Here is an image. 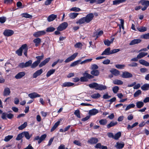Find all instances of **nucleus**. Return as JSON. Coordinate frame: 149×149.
Listing matches in <instances>:
<instances>
[{
    "instance_id": "1",
    "label": "nucleus",
    "mask_w": 149,
    "mask_h": 149,
    "mask_svg": "<svg viewBox=\"0 0 149 149\" xmlns=\"http://www.w3.org/2000/svg\"><path fill=\"white\" fill-rule=\"evenodd\" d=\"M28 49L27 47L26 44H24L22 45L19 49L16 51V53L18 56H21L23 51L24 55L26 56H27Z\"/></svg>"
},
{
    "instance_id": "2",
    "label": "nucleus",
    "mask_w": 149,
    "mask_h": 149,
    "mask_svg": "<svg viewBox=\"0 0 149 149\" xmlns=\"http://www.w3.org/2000/svg\"><path fill=\"white\" fill-rule=\"evenodd\" d=\"M84 77H81L80 78L81 81H88L87 78L88 79H91L93 78V77L90 74L85 72L84 74Z\"/></svg>"
},
{
    "instance_id": "3",
    "label": "nucleus",
    "mask_w": 149,
    "mask_h": 149,
    "mask_svg": "<svg viewBox=\"0 0 149 149\" xmlns=\"http://www.w3.org/2000/svg\"><path fill=\"white\" fill-rule=\"evenodd\" d=\"M13 115L12 114L9 113H7L4 112L2 113L1 118L3 119L6 120V117L9 119H11L13 117Z\"/></svg>"
},
{
    "instance_id": "4",
    "label": "nucleus",
    "mask_w": 149,
    "mask_h": 149,
    "mask_svg": "<svg viewBox=\"0 0 149 149\" xmlns=\"http://www.w3.org/2000/svg\"><path fill=\"white\" fill-rule=\"evenodd\" d=\"M68 24L66 22H64L61 24L58 27L57 30L62 31L65 29L68 26Z\"/></svg>"
},
{
    "instance_id": "5",
    "label": "nucleus",
    "mask_w": 149,
    "mask_h": 149,
    "mask_svg": "<svg viewBox=\"0 0 149 149\" xmlns=\"http://www.w3.org/2000/svg\"><path fill=\"white\" fill-rule=\"evenodd\" d=\"M94 17L93 13H90L88 14L85 17H84L86 20V22L88 23L91 21Z\"/></svg>"
},
{
    "instance_id": "6",
    "label": "nucleus",
    "mask_w": 149,
    "mask_h": 149,
    "mask_svg": "<svg viewBox=\"0 0 149 149\" xmlns=\"http://www.w3.org/2000/svg\"><path fill=\"white\" fill-rule=\"evenodd\" d=\"M46 33V32L45 31H39L35 32L33 34V36L36 37H38L45 35Z\"/></svg>"
},
{
    "instance_id": "7",
    "label": "nucleus",
    "mask_w": 149,
    "mask_h": 149,
    "mask_svg": "<svg viewBox=\"0 0 149 149\" xmlns=\"http://www.w3.org/2000/svg\"><path fill=\"white\" fill-rule=\"evenodd\" d=\"M121 76L123 78H128L132 77V75L129 72H125L123 73Z\"/></svg>"
},
{
    "instance_id": "8",
    "label": "nucleus",
    "mask_w": 149,
    "mask_h": 149,
    "mask_svg": "<svg viewBox=\"0 0 149 149\" xmlns=\"http://www.w3.org/2000/svg\"><path fill=\"white\" fill-rule=\"evenodd\" d=\"M14 33V31L11 30L6 29L3 32V34L6 36H9Z\"/></svg>"
},
{
    "instance_id": "9",
    "label": "nucleus",
    "mask_w": 149,
    "mask_h": 149,
    "mask_svg": "<svg viewBox=\"0 0 149 149\" xmlns=\"http://www.w3.org/2000/svg\"><path fill=\"white\" fill-rule=\"evenodd\" d=\"M98 141L97 138H91L88 141V142L91 144H94L97 143Z\"/></svg>"
},
{
    "instance_id": "10",
    "label": "nucleus",
    "mask_w": 149,
    "mask_h": 149,
    "mask_svg": "<svg viewBox=\"0 0 149 149\" xmlns=\"http://www.w3.org/2000/svg\"><path fill=\"white\" fill-rule=\"evenodd\" d=\"M43 72V70L42 69H41L39 70H37L35 72L33 75V78H36L37 76L40 75Z\"/></svg>"
},
{
    "instance_id": "11",
    "label": "nucleus",
    "mask_w": 149,
    "mask_h": 149,
    "mask_svg": "<svg viewBox=\"0 0 149 149\" xmlns=\"http://www.w3.org/2000/svg\"><path fill=\"white\" fill-rule=\"evenodd\" d=\"M110 54H111V51L110 50V47H108L105 49L101 54L102 55H108Z\"/></svg>"
},
{
    "instance_id": "12",
    "label": "nucleus",
    "mask_w": 149,
    "mask_h": 149,
    "mask_svg": "<svg viewBox=\"0 0 149 149\" xmlns=\"http://www.w3.org/2000/svg\"><path fill=\"white\" fill-rule=\"evenodd\" d=\"M31 98L33 99L37 97H40V95L36 92L30 93L28 95Z\"/></svg>"
},
{
    "instance_id": "13",
    "label": "nucleus",
    "mask_w": 149,
    "mask_h": 149,
    "mask_svg": "<svg viewBox=\"0 0 149 149\" xmlns=\"http://www.w3.org/2000/svg\"><path fill=\"white\" fill-rule=\"evenodd\" d=\"M141 42L140 39H135L131 41L130 43V45H132L136 44H138Z\"/></svg>"
},
{
    "instance_id": "14",
    "label": "nucleus",
    "mask_w": 149,
    "mask_h": 149,
    "mask_svg": "<svg viewBox=\"0 0 149 149\" xmlns=\"http://www.w3.org/2000/svg\"><path fill=\"white\" fill-rule=\"evenodd\" d=\"M25 74L24 72H21L18 73L15 76V78L16 79H19L24 77Z\"/></svg>"
},
{
    "instance_id": "15",
    "label": "nucleus",
    "mask_w": 149,
    "mask_h": 149,
    "mask_svg": "<svg viewBox=\"0 0 149 149\" xmlns=\"http://www.w3.org/2000/svg\"><path fill=\"white\" fill-rule=\"evenodd\" d=\"M98 112V110L96 109H93L89 111V116H93L96 115Z\"/></svg>"
},
{
    "instance_id": "16",
    "label": "nucleus",
    "mask_w": 149,
    "mask_h": 149,
    "mask_svg": "<svg viewBox=\"0 0 149 149\" xmlns=\"http://www.w3.org/2000/svg\"><path fill=\"white\" fill-rule=\"evenodd\" d=\"M56 15L54 14H52L48 17L47 19L48 22H50L54 20L56 18Z\"/></svg>"
},
{
    "instance_id": "17",
    "label": "nucleus",
    "mask_w": 149,
    "mask_h": 149,
    "mask_svg": "<svg viewBox=\"0 0 149 149\" xmlns=\"http://www.w3.org/2000/svg\"><path fill=\"white\" fill-rule=\"evenodd\" d=\"M110 72L111 73L116 76H117L120 74V72L115 69H113L111 70Z\"/></svg>"
},
{
    "instance_id": "18",
    "label": "nucleus",
    "mask_w": 149,
    "mask_h": 149,
    "mask_svg": "<svg viewBox=\"0 0 149 149\" xmlns=\"http://www.w3.org/2000/svg\"><path fill=\"white\" fill-rule=\"evenodd\" d=\"M140 63L143 65L146 66H149V63L143 59H141L139 61Z\"/></svg>"
},
{
    "instance_id": "19",
    "label": "nucleus",
    "mask_w": 149,
    "mask_h": 149,
    "mask_svg": "<svg viewBox=\"0 0 149 149\" xmlns=\"http://www.w3.org/2000/svg\"><path fill=\"white\" fill-rule=\"evenodd\" d=\"M74 83L70 82H67L64 83L62 85V87H70L73 86Z\"/></svg>"
},
{
    "instance_id": "20",
    "label": "nucleus",
    "mask_w": 149,
    "mask_h": 149,
    "mask_svg": "<svg viewBox=\"0 0 149 149\" xmlns=\"http://www.w3.org/2000/svg\"><path fill=\"white\" fill-rule=\"evenodd\" d=\"M148 54V53L144 52H141L140 53L137 55V57L139 59L141 58L146 56Z\"/></svg>"
},
{
    "instance_id": "21",
    "label": "nucleus",
    "mask_w": 149,
    "mask_h": 149,
    "mask_svg": "<svg viewBox=\"0 0 149 149\" xmlns=\"http://www.w3.org/2000/svg\"><path fill=\"white\" fill-rule=\"evenodd\" d=\"M10 93V89L8 88H6L4 89L3 92V95L5 96L8 95Z\"/></svg>"
},
{
    "instance_id": "22",
    "label": "nucleus",
    "mask_w": 149,
    "mask_h": 149,
    "mask_svg": "<svg viewBox=\"0 0 149 149\" xmlns=\"http://www.w3.org/2000/svg\"><path fill=\"white\" fill-rule=\"evenodd\" d=\"M117 122H114L113 121H111L109 124L107 125V127L108 129L110 128V127H113L117 124Z\"/></svg>"
},
{
    "instance_id": "23",
    "label": "nucleus",
    "mask_w": 149,
    "mask_h": 149,
    "mask_svg": "<svg viewBox=\"0 0 149 149\" xmlns=\"http://www.w3.org/2000/svg\"><path fill=\"white\" fill-rule=\"evenodd\" d=\"M107 88V87L105 86H104L102 84H98L97 90L100 91L104 90Z\"/></svg>"
},
{
    "instance_id": "24",
    "label": "nucleus",
    "mask_w": 149,
    "mask_h": 149,
    "mask_svg": "<svg viewBox=\"0 0 149 149\" xmlns=\"http://www.w3.org/2000/svg\"><path fill=\"white\" fill-rule=\"evenodd\" d=\"M98 84L96 83H93L90 84L88 86L91 88H94L96 90H97Z\"/></svg>"
},
{
    "instance_id": "25",
    "label": "nucleus",
    "mask_w": 149,
    "mask_h": 149,
    "mask_svg": "<svg viewBox=\"0 0 149 149\" xmlns=\"http://www.w3.org/2000/svg\"><path fill=\"white\" fill-rule=\"evenodd\" d=\"M99 73V72L97 70H93L91 72V74L94 76H98Z\"/></svg>"
},
{
    "instance_id": "26",
    "label": "nucleus",
    "mask_w": 149,
    "mask_h": 149,
    "mask_svg": "<svg viewBox=\"0 0 149 149\" xmlns=\"http://www.w3.org/2000/svg\"><path fill=\"white\" fill-rule=\"evenodd\" d=\"M22 134H23V135L27 139H29L31 136V135H30L29 132H23Z\"/></svg>"
},
{
    "instance_id": "27",
    "label": "nucleus",
    "mask_w": 149,
    "mask_h": 149,
    "mask_svg": "<svg viewBox=\"0 0 149 149\" xmlns=\"http://www.w3.org/2000/svg\"><path fill=\"white\" fill-rule=\"evenodd\" d=\"M141 88L143 91L147 90L149 89V84H145L141 87Z\"/></svg>"
},
{
    "instance_id": "28",
    "label": "nucleus",
    "mask_w": 149,
    "mask_h": 149,
    "mask_svg": "<svg viewBox=\"0 0 149 149\" xmlns=\"http://www.w3.org/2000/svg\"><path fill=\"white\" fill-rule=\"evenodd\" d=\"M47 137V135L46 134H44L42 135L40 137V139L38 141V143H40L43 141Z\"/></svg>"
},
{
    "instance_id": "29",
    "label": "nucleus",
    "mask_w": 149,
    "mask_h": 149,
    "mask_svg": "<svg viewBox=\"0 0 149 149\" xmlns=\"http://www.w3.org/2000/svg\"><path fill=\"white\" fill-rule=\"evenodd\" d=\"M74 58V54H73L72 56H70L67 59H66L65 62V63L68 62L72 60H73Z\"/></svg>"
},
{
    "instance_id": "30",
    "label": "nucleus",
    "mask_w": 149,
    "mask_h": 149,
    "mask_svg": "<svg viewBox=\"0 0 149 149\" xmlns=\"http://www.w3.org/2000/svg\"><path fill=\"white\" fill-rule=\"evenodd\" d=\"M85 22H86V20L84 17L80 19L78 21H77L76 23L79 24H81Z\"/></svg>"
},
{
    "instance_id": "31",
    "label": "nucleus",
    "mask_w": 149,
    "mask_h": 149,
    "mask_svg": "<svg viewBox=\"0 0 149 149\" xmlns=\"http://www.w3.org/2000/svg\"><path fill=\"white\" fill-rule=\"evenodd\" d=\"M126 0H116L113 1V4L114 5H116L119 4L120 3L124 2Z\"/></svg>"
},
{
    "instance_id": "32",
    "label": "nucleus",
    "mask_w": 149,
    "mask_h": 149,
    "mask_svg": "<svg viewBox=\"0 0 149 149\" xmlns=\"http://www.w3.org/2000/svg\"><path fill=\"white\" fill-rule=\"evenodd\" d=\"M113 83L116 85H122L123 84V82L121 80L118 79L113 80Z\"/></svg>"
},
{
    "instance_id": "33",
    "label": "nucleus",
    "mask_w": 149,
    "mask_h": 149,
    "mask_svg": "<svg viewBox=\"0 0 149 149\" xmlns=\"http://www.w3.org/2000/svg\"><path fill=\"white\" fill-rule=\"evenodd\" d=\"M60 123V121H58L56 122V123H55L54 125L51 129V131L52 132L54 131L58 126L59 125Z\"/></svg>"
},
{
    "instance_id": "34",
    "label": "nucleus",
    "mask_w": 149,
    "mask_h": 149,
    "mask_svg": "<svg viewBox=\"0 0 149 149\" xmlns=\"http://www.w3.org/2000/svg\"><path fill=\"white\" fill-rule=\"evenodd\" d=\"M144 104L143 102L141 101H139L136 103V106L138 108H140L142 107Z\"/></svg>"
},
{
    "instance_id": "35",
    "label": "nucleus",
    "mask_w": 149,
    "mask_h": 149,
    "mask_svg": "<svg viewBox=\"0 0 149 149\" xmlns=\"http://www.w3.org/2000/svg\"><path fill=\"white\" fill-rule=\"evenodd\" d=\"M33 42L35 43L36 46L37 47L38 46V44L41 42V40L40 38H38L34 39Z\"/></svg>"
},
{
    "instance_id": "36",
    "label": "nucleus",
    "mask_w": 149,
    "mask_h": 149,
    "mask_svg": "<svg viewBox=\"0 0 149 149\" xmlns=\"http://www.w3.org/2000/svg\"><path fill=\"white\" fill-rule=\"evenodd\" d=\"M22 17H24L26 18H29L31 19L32 17V15H30L27 13H23L21 15Z\"/></svg>"
},
{
    "instance_id": "37",
    "label": "nucleus",
    "mask_w": 149,
    "mask_h": 149,
    "mask_svg": "<svg viewBox=\"0 0 149 149\" xmlns=\"http://www.w3.org/2000/svg\"><path fill=\"white\" fill-rule=\"evenodd\" d=\"M39 63V61H36L31 64V68H35L38 65Z\"/></svg>"
},
{
    "instance_id": "38",
    "label": "nucleus",
    "mask_w": 149,
    "mask_h": 149,
    "mask_svg": "<svg viewBox=\"0 0 149 149\" xmlns=\"http://www.w3.org/2000/svg\"><path fill=\"white\" fill-rule=\"evenodd\" d=\"M99 123L101 125H105L107 124V120L106 119H102L99 121Z\"/></svg>"
},
{
    "instance_id": "39",
    "label": "nucleus",
    "mask_w": 149,
    "mask_h": 149,
    "mask_svg": "<svg viewBox=\"0 0 149 149\" xmlns=\"http://www.w3.org/2000/svg\"><path fill=\"white\" fill-rule=\"evenodd\" d=\"M124 143H117V145L116 146H115L117 148L122 149L124 147Z\"/></svg>"
},
{
    "instance_id": "40",
    "label": "nucleus",
    "mask_w": 149,
    "mask_h": 149,
    "mask_svg": "<svg viewBox=\"0 0 149 149\" xmlns=\"http://www.w3.org/2000/svg\"><path fill=\"white\" fill-rule=\"evenodd\" d=\"M121 133L120 132H118L116 133L115 135H114L113 139L117 140L121 136Z\"/></svg>"
},
{
    "instance_id": "41",
    "label": "nucleus",
    "mask_w": 149,
    "mask_h": 149,
    "mask_svg": "<svg viewBox=\"0 0 149 149\" xmlns=\"http://www.w3.org/2000/svg\"><path fill=\"white\" fill-rule=\"evenodd\" d=\"M101 96L100 94L97 93L91 95V97L93 98L96 99L99 98Z\"/></svg>"
},
{
    "instance_id": "42",
    "label": "nucleus",
    "mask_w": 149,
    "mask_h": 149,
    "mask_svg": "<svg viewBox=\"0 0 149 149\" xmlns=\"http://www.w3.org/2000/svg\"><path fill=\"white\" fill-rule=\"evenodd\" d=\"M27 125V123L26 122H24L23 124L18 127V129L19 130H22Z\"/></svg>"
},
{
    "instance_id": "43",
    "label": "nucleus",
    "mask_w": 149,
    "mask_h": 149,
    "mask_svg": "<svg viewBox=\"0 0 149 149\" xmlns=\"http://www.w3.org/2000/svg\"><path fill=\"white\" fill-rule=\"evenodd\" d=\"M138 122H136L133 124L132 125H127V128L128 130L129 129H132L134 127L138 125Z\"/></svg>"
},
{
    "instance_id": "44",
    "label": "nucleus",
    "mask_w": 149,
    "mask_h": 149,
    "mask_svg": "<svg viewBox=\"0 0 149 149\" xmlns=\"http://www.w3.org/2000/svg\"><path fill=\"white\" fill-rule=\"evenodd\" d=\"M55 71V69H52L49 70L46 76L47 77H48L50 75L52 74Z\"/></svg>"
},
{
    "instance_id": "45",
    "label": "nucleus",
    "mask_w": 149,
    "mask_h": 149,
    "mask_svg": "<svg viewBox=\"0 0 149 149\" xmlns=\"http://www.w3.org/2000/svg\"><path fill=\"white\" fill-rule=\"evenodd\" d=\"M32 61L31 60H29L27 62H26L25 63V65L26 67L31 66V65L32 63Z\"/></svg>"
},
{
    "instance_id": "46",
    "label": "nucleus",
    "mask_w": 149,
    "mask_h": 149,
    "mask_svg": "<svg viewBox=\"0 0 149 149\" xmlns=\"http://www.w3.org/2000/svg\"><path fill=\"white\" fill-rule=\"evenodd\" d=\"M141 93V90H139L136 91L134 94V97H136L139 96Z\"/></svg>"
},
{
    "instance_id": "47",
    "label": "nucleus",
    "mask_w": 149,
    "mask_h": 149,
    "mask_svg": "<svg viewBox=\"0 0 149 149\" xmlns=\"http://www.w3.org/2000/svg\"><path fill=\"white\" fill-rule=\"evenodd\" d=\"M119 89L118 87L116 86L113 87L112 88L113 91L114 93H117L118 92Z\"/></svg>"
},
{
    "instance_id": "48",
    "label": "nucleus",
    "mask_w": 149,
    "mask_h": 149,
    "mask_svg": "<svg viewBox=\"0 0 149 149\" xmlns=\"http://www.w3.org/2000/svg\"><path fill=\"white\" fill-rule=\"evenodd\" d=\"M138 30L140 32H144L147 30V28L144 26H142L138 28Z\"/></svg>"
},
{
    "instance_id": "49",
    "label": "nucleus",
    "mask_w": 149,
    "mask_h": 149,
    "mask_svg": "<svg viewBox=\"0 0 149 149\" xmlns=\"http://www.w3.org/2000/svg\"><path fill=\"white\" fill-rule=\"evenodd\" d=\"M13 137V136L12 135H8L6 136L4 139V141L6 142L9 141L10 139Z\"/></svg>"
},
{
    "instance_id": "50",
    "label": "nucleus",
    "mask_w": 149,
    "mask_h": 149,
    "mask_svg": "<svg viewBox=\"0 0 149 149\" xmlns=\"http://www.w3.org/2000/svg\"><path fill=\"white\" fill-rule=\"evenodd\" d=\"M141 38L145 39H149V33L143 34L141 36Z\"/></svg>"
},
{
    "instance_id": "51",
    "label": "nucleus",
    "mask_w": 149,
    "mask_h": 149,
    "mask_svg": "<svg viewBox=\"0 0 149 149\" xmlns=\"http://www.w3.org/2000/svg\"><path fill=\"white\" fill-rule=\"evenodd\" d=\"M104 42L105 45L108 46H109L110 45V44L111 43V42L110 41L107 39L104 40Z\"/></svg>"
},
{
    "instance_id": "52",
    "label": "nucleus",
    "mask_w": 149,
    "mask_h": 149,
    "mask_svg": "<svg viewBox=\"0 0 149 149\" xmlns=\"http://www.w3.org/2000/svg\"><path fill=\"white\" fill-rule=\"evenodd\" d=\"M135 105L133 104H130L128 105L125 109V111H127L132 108H134L135 107Z\"/></svg>"
},
{
    "instance_id": "53",
    "label": "nucleus",
    "mask_w": 149,
    "mask_h": 149,
    "mask_svg": "<svg viewBox=\"0 0 149 149\" xmlns=\"http://www.w3.org/2000/svg\"><path fill=\"white\" fill-rule=\"evenodd\" d=\"M55 30V29L52 27H50L46 29V31L48 32H52Z\"/></svg>"
},
{
    "instance_id": "54",
    "label": "nucleus",
    "mask_w": 149,
    "mask_h": 149,
    "mask_svg": "<svg viewBox=\"0 0 149 149\" xmlns=\"http://www.w3.org/2000/svg\"><path fill=\"white\" fill-rule=\"evenodd\" d=\"M116 67L119 69H122L124 68L125 65H124L117 64L115 65Z\"/></svg>"
},
{
    "instance_id": "55",
    "label": "nucleus",
    "mask_w": 149,
    "mask_h": 149,
    "mask_svg": "<svg viewBox=\"0 0 149 149\" xmlns=\"http://www.w3.org/2000/svg\"><path fill=\"white\" fill-rule=\"evenodd\" d=\"M23 134H22V133L19 134L17 135L16 139L17 140H19L23 137Z\"/></svg>"
},
{
    "instance_id": "56",
    "label": "nucleus",
    "mask_w": 149,
    "mask_h": 149,
    "mask_svg": "<svg viewBox=\"0 0 149 149\" xmlns=\"http://www.w3.org/2000/svg\"><path fill=\"white\" fill-rule=\"evenodd\" d=\"M6 20V18L4 17H0V22L3 23L5 22Z\"/></svg>"
},
{
    "instance_id": "57",
    "label": "nucleus",
    "mask_w": 149,
    "mask_h": 149,
    "mask_svg": "<svg viewBox=\"0 0 149 149\" xmlns=\"http://www.w3.org/2000/svg\"><path fill=\"white\" fill-rule=\"evenodd\" d=\"M75 115L79 118H81L80 114V111L79 110H77L75 111Z\"/></svg>"
},
{
    "instance_id": "58",
    "label": "nucleus",
    "mask_w": 149,
    "mask_h": 149,
    "mask_svg": "<svg viewBox=\"0 0 149 149\" xmlns=\"http://www.w3.org/2000/svg\"><path fill=\"white\" fill-rule=\"evenodd\" d=\"M82 46V44L80 42H78L75 45V47H77L79 48H81V47Z\"/></svg>"
},
{
    "instance_id": "59",
    "label": "nucleus",
    "mask_w": 149,
    "mask_h": 149,
    "mask_svg": "<svg viewBox=\"0 0 149 149\" xmlns=\"http://www.w3.org/2000/svg\"><path fill=\"white\" fill-rule=\"evenodd\" d=\"M44 57V55L42 54L41 56H37L36 57V58L37 59V60L36 61H39V63L40 62V61L41 59H42Z\"/></svg>"
},
{
    "instance_id": "60",
    "label": "nucleus",
    "mask_w": 149,
    "mask_h": 149,
    "mask_svg": "<svg viewBox=\"0 0 149 149\" xmlns=\"http://www.w3.org/2000/svg\"><path fill=\"white\" fill-rule=\"evenodd\" d=\"M19 67L22 68H24L26 67L25 63H20L19 65Z\"/></svg>"
},
{
    "instance_id": "61",
    "label": "nucleus",
    "mask_w": 149,
    "mask_h": 149,
    "mask_svg": "<svg viewBox=\"0 0 149 149\" xmlns=\"http://www.w3.org/2000/svg\"><path fill=\"white\" fill-rule=\"evenodd\" d=\"M137 65V63L135 62H133L128 64V66L130 67H136Z\"/></svg>"
},
{
    "instance_id": "62",
    "label": "nucleus",
    "mask_w": 149,
    "mask_h": 149,
    "mask_svg": "<svg viewBox=\"0 0 149 149\" xmlns=\"http://www.w3.org/2000/svg\"><path fill=\"white\" fill-rule=\"evenodd\" d=\"M120 51V49H114L112 50H111V54H114L117 52Z\"/></svg>"
},
{
    "instance_id": "63",
    "label": "nucleus",
    "mask_w": 149,
    "mask_h": 149,
    "mask_svg": "<svg viewBox=\"0 0 149 149\" xmlns=\"http://www.w3.org/2000/svg\"><path fill=\"white\" fill-rule=\"evenodd\" d=\"M101 143H97L95 146V147L96 148H101L102 147Z\"/></svg>"
},
{
    "instance_id": "64",
    "label": "nucleus",
    "mask_w": 149,
    "mask_h": 149,
    "mask_svg": "<svg viewBox=\"0 0 149 149\" xmlns=\"http://www.w3.org/2000/svg\"><path fill=\"white\" fill-rule=\"evenodd\" d=\"M111 97V96L110 95H108V94H105L104 95H103V98L104 99H108L110 98Z\"/></svg>"
}]
</instances>
